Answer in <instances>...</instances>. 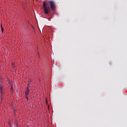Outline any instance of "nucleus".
Masks as SVG:
<instances>
[{
    "label": "nucleus",
    "mask_w": 127,
    "mask_h": 127,
    "mask_svg": "<svg viewBox=\"0 0 127 127\" xmlns=\"http://www.w3.org/2000/svg\"><path fill=\"white\" fill-rule=\"evenodd\" d=\"M43 7L44 8V12L45 14H48L49 13V10H54L56 6L55 5V2L54 1H49L48 3H46L45 1L43 2Z\"/></svg>",
    "instance_id": "obj_1"
},
{
    "label": "nucleus",
    "mask_w": 127,
    "mask_h": 127,
    "mask_svg": "<svg viewBox=\"0 0 127 127\" xmlns=\"http://www.w3.org/2000/svg\"><path fill=\"white\" fill-rule=\"evenodd\" d=\"M29 88L28 87L27 88V89L25 91V95H26V98L28 100V94H29Z\"/></svg>",
    "instance_id": "obj_2"
},
{
    "label": "nucleus",
    "mask_w": 127,
    "mask_h": 127,
    "mask_svg": "<svg viewBox=\"0 0 127 127\" xmlns=\"http://www.w3.org/2000/svg\"><path fill=\"white\" fill-rule=\"evenodd\" d=\"M1 29L2 32H3V28H2V26L1 25Z\"/></svg>",
    "instance_id": "obj_4"
},
{
    "label": "nucleus",
    "mask_w": 127,
    "mask_h": 127,
    "mask_svg": "<svg viewBox=\"0 0 127 127\" xmlns=\"http://www.w3.org/2000/svg\"><path fill=\"white\" fill-rule=\"evenodd\" d=\"M46 103H47V100H46Z\"/></svg>",
    "instance_id": "obj_6"
},
{
    "label": "nucleus",
    "mask_w": 127,
    "mask_h": 127,
    "mask_svg": "<svg viewBox=\"0 0 127 127\" xmlns=\"http://www.w3.org/2000/svg\"><path fill=\"white\" fill-rule=\"evenodd\" d=\"M51 18H52V17L50 18V19H51Z\"/></svg>",
    "instance_id": "obj_5"
},
{
    "label": "nucleus",
    "mask_w": 127,
    "mask_h": 127,
    "mask_svg": "<svg viewBox=\"0 0 127 127\" xmlns=\"http://www.w3.org/2000/svg\"><path fill=\"white\" fill-rule=\"evenodd\" d=\"M0 89L1 93H2V86L1 85L0 86Z\"/></svg>",
    "instance_id": "obj_3"
}]
</instances>
